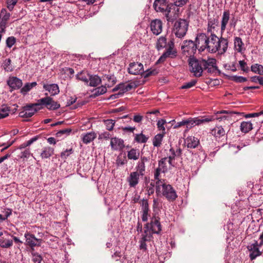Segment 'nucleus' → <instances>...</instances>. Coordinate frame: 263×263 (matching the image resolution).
<instances>
[{"mask_svg": "<svg viewBox=\"0 0 263 263\" xmlns=\"http://www.w3.org/2000/svg\"><path fill=\"white\" fill-rule=\"evenodd\" d=\"M146 224V228L148 227L152 233L159 234L162 231V226L160 221V218L156 216L151 218L150 222Z\"/></svg>", "mask_w": 263, "mask_h": 263, "instance_id": "11", "label": "nucleus"}, {"mask_svg": "<svg viewBox=\"0 0 263 263\" xmlns=\"http://www.w3.org/2000/svg\"><path fill=\"white\" fill-rule=\"evenodd\" d=\"M73 149L72 148H70L69 149H67L65 151L62 152L61 153V157L63 159H66L67 157H68L71 154L73 153Z\"/></svg>", "mask_w": 263, "mask_h": 263, "instance_id": "64", "label": "nucleus"}, {"mask_svg": "<svg viewBox=\"0 0 263 263\" xmlns=\"http://www.w3.org/2000/svg\"><path fill=\"white\" fill-rule=\"evenodd\" d=\"M230 80L236 83H243L247 81V79L242 76H233Z\"/></svg>", "mask_w": 263, "mask_h": 263, "instance_id": "58", "label": "nucleus"}, {"mask_svg": "<svg viewBox=\"0 0 263 263\" xmlns=\"http://www.w3.org/2000/svg\"><path fill=\"white\" fill-rule=\"evenodd\" d=\"M10 17V13L7 12L6 9H2L0 14V36L1 40L2 37V33L5 32V29L8 21Z\"/></svg>", "mask_w": 263, "mask_h": 263, "instance_id": "14", "label": "nucleus"}, {"mask_svg": "<svg viewBox=\"0 0 263 263\" xmlns=\"http://www.w3.org/2000/svg\"><path fill=\"white\" fill-rule=\"evenodd\" d=\"M150 28L152 33L158 35L162 32V22L160 19L153 20L151 22Z\"/></svg>", "mask_w": 263, "mask_h": 263, "instance_id": "18", "label": "nucleus"}, {"mask_svg": "<svg viewBox=\"0 0 263 263\" xmlns=\"http://www.w3.org/2000/svg\"><path fill=\"white\" fill-rule=\"evenodd\" d=\"M194 119L195 120V124L196 125H199L214 120L215 117L213 116H203L194 118Z\"/></svg>", "mask_w": 263, "mask_h": 263, "instance_id": "28", "label": "nucleus"}, {"mask_svg": "<svg viewBox=\"0 0 263 263\" xmlns=\"http://www.w3.org/2000/svg\"><path fill=\"white\" fill-rule=\"evenodd\" d=\"M208 51L211 53L218 52L224 54L227 50L229 42L227 39L221 36L218 37L215 33L208 36Z\"/></svg>", "mask_w": 263, "mask_h": 263, "instance_id": "1", "label": "nucleus"}, {"mask_svg": "<svg viewBox=\"0 0 263 263\" xmlns=\"http://www.w3.org/2000/svg\"><path fill=\"white\" fill-rule=\"evenodd\" d=\"M187 148H195L200 144L199 140L194 136H188L184 140Z\"/></svg>", "mask_w": 263, "mask_h": 263, "instance_id": "24", "label": "nucleus"}, {"mask_svg": "<svg viewBox=\"0 0 263 263\" xmlns=\"http://www.w3.org/2000/svg\"><path fill=\"white\" fill-rule=\"evenodd\" d=\"M43 88L48 91L51 96H55L60 92L59 87L57 84L43 85Z\"/></svg>", "mask_w": 263, "mask_h": 263, "instance_id": "27", "label": "nucleus"}, {"mask_svg": "<svg viewBox=\"0 0 263 263\" xmlns=\"http://www.w3.org/2000/svg\"><path fill=\"white\" fill-rule=\"evenodd\" d=\"M31 155L29 148H27L21 153L20 158L22 159H27Z\"/></svg>", "mask_w": 263, "mask_h": 263, "instance_id": "61", "label": "nucleus"}, {"mask_svg": "<svg viewBox=\"0 0 263 263\" xmlns=\"http://www.w3.org/2000/svg\"><path fill=\"white\" fill-rule=\"evenodd\" d=\"M240 114L241 112H239L222 110L217 112V115L222 114V115L220 116H218V115H217V117L215 118V119L218 120H219V121H221L222 120H226L227 121H229V123H230V121L231 120V118L233 115H237ZM241 114H243V112H241Z\"/></svg>", "mask_w": 263, "mask_h": 263, "instance_id": "17", "label": "nucleus"}, {"mask_svg": "<svg viewBox=\"0 0 263 263\" xmlns=\"http://www.w3.org/2000/svg\"><path fill=\"white\" fill-rule=\"evenodd\" d=\"M111 135L108 132H104L99 135L98 139L99 140H108L110 138Z\"/></svg>", "mask_w": 263, "mask_h": 263, "instance_id": "63", "label": "nucleus"}, {"mask_svg": "<svg viewBox=\"0 0 263 263\" xmlns=\"http://www.w3.org/2000/svg\"><path fill=\"white\" fill-rule=\"evenodd\" d=\"M160 173L155 170L154 173V180L156 181V192H160L159 185L165 181L160 178Z\"/></svg>", "mask_w": 263, "mask_h": 263, "instance_id": "36", "label": "nucleus"}, {"mask_svg": "<svg viewBox=\"0 0 263 263\" xmlns=\"http://www.w3.org/2000/svg\"><path fill=\"white\" fill-rule=\"evenodd\" d=\"M13 245L12 239L10 237V234L7 233L0 238V247L3 248H9Z\"/></svg>", "mask_w": 263, "mask_h": 263, "instance_id": "21", "label": "nucleus"}, {"mask_svg": "<svg viewBox=\"0 0 263 263\" xmlns=\"http://www.w3.org/2000/svg\"><path fill=\"white\" fill-rule=\"evenodd\" d=\"M134 136V141L138 143H146L149 138V137H146L142 133L135 134Z\"/></svg>", "mask_w": 263, "mask_h": 263, "instance_id": "41", "label": "nucleus"}, {"mask_svg": "<svg viewBox=\"0 0 263 263\" xmlns=\"http://www.w3.org/2000/svg\"><path fill=\"white\" fill-rule=\"evenodd\" d=\"M36 85L37 83L36 82H33L32 83H27L21 89L20 92L23 95H26L28 91H29L32 88L36 86Z\"/></svg>", "mask_w": 263, "mask_h": 263, "instance_id": "37", "label": "nucleus"}, {"mask_svg": "<svg viewBox=\"0 0 263 263\" xmlns=\"http://www.w3.org/2000/svg\"><path fill=\"white\" fill-rule=\"evenodd\" d=\"M252 124L250 122H242L240 124V130L242 133H247L252 129Z\"/></svg>", "mask_w": 263, "mask_h": 263, "instance_id": "44", "label": "nucleus"}, {"mask_svg": "<svg viewBox=\"0 0 263 263\" xmlns=\"http://www.w3.org/2000/svg\"><path fill=\"white\" fill-rule=\"evenodd\" d=\"M218 21L217 19L214 18H210L208 20V27L207 32L210 34L214 33L216 27L218 26Z\"/></svg>", "mask_w": 263, "mask_h": 263, "instance_id": "29", "label": "nucleus"}, {"mask_svg": "<svg viewBox=\"0 0 263 263\" xmlns=\"http://www.w3.org/2000/svg\"><path fill=\"white\" fill-rule=\"evenodd\" d=\"M185 125L187 128H191L196 126L194 118H190L185 120Z\"/></svg>", "mask_w": 263, "mask_h": 263, "instance_id": "59", "label": "nucleus"}, {"mask_svg": "<svg viewBox=\"0 0 263 263\" xmlns=\"http://www.w3.org/2000/svg\"><path fill=\"white\" fill-rule=\"evenodd\" d=\"M155 186L156 181H155V180H152L149 184L146 185V190L147 192V194L148 196H150L154 193Z\"/></svg>", "mask_w": 263, "mask_h": 263, "instance_id": "50", "label": "nucleus"}, {"mask_svg": "<svg viewBox=\"0 0 263 263\" xmlns=\"http://www.w3.org/2000/svg\"><path fill=\"white\" fill-rule=\"evenodd\" d=\"M167 157L162 158L158 162V166H159L162 170V173H165L167 171V168L166 164Z\"/></svg>", "mask_w": 263, "mask_h": 263, "instance_id": "51", "label": "nucleus"}, {"mask_svg": "<svg viewBox=\"0 0 263 263\" xmlns=\"http://www.w3.org/2000/svg\"><path fill=\"white\" fill-rule=\"evenodd\" d=\"M72 129L71 128H65L62 130H59L56 134L57 137H61L63 135H65L66 136H68L71 132Z\"/></svg>", "mask_w": 263, "mask_h": 263, "instance_id": "60", "label": "nucleus"}, {"mask_svg": "<svg viewBox=\"0 0 263 263\" xmlns=\"http://www.w3.org/2000/svg\"><path fill=\"white\" fill-rule=\"evenodd\" d=\"M23 110L19 112V116L21 118H30L33 116L35 112L43 108V107L40 106L39 100L36 103L27 104L23 107Z\"/></svg>", "mask_w": 263, "mask_h": 263, "instance_id": "6", "label": "nucleus"}, {"mask_svg": "<svg viewBox=\"0 0 263 263\" xmlns=\"http://www.w3.org/2000/svg\"><path fill=\"white\" fill-rule=\"evenodd\" d=\"M160 192H156L158 195H162L168 201L173 202L178 197L176 191L170 184H166L165 181L159 185Z\"/></svg>", "mask_w": 263, "mask_h": 263, "instance_id": "4", "label": "nucleus"}, {"mask_svg": "<svg viewBox=\"0 0 263 263\" xmlns=\"http://www.w3.org/2000/svg\"><path fill=\"white\" fill-rule=\"evenodd\" d=\"M164 134L163 133L158 134L154 137L153 140V144L155 147H159L161 146Z\"/></svg>", "mask_w": 263, "mask_h": 263, "instance_id": "42", "label": "nucleus"}, {"mask_svg": "<svg viewBox=\"0 0 263 263\" xmlns=\"http://www.w3.org/2000/svg\"><path fill=\"white\" fill-rule=\"evenodd\" d=\"M8 85L12 89H20L23 85L22 81L16 77L10 78L7 81Z\"/></svg>", "mask_w": 263, "mask_h": 263, "instance_id": "23", "label": "nucleus"}, {"mask_svg": "<svg viewBox=\"0 0 263 263\" xmlns=\"http://www.w3.org/2000/svg\"><path fill=\"white\" fill-rule=\"evenodd\" d=\"M234 48L239 53H242L245 51V44L240 37L235 36L234 37Z\"/></svg>", "mask_w": 263, "mask_h": 263, "instance_id": "26", "label": "nucleus"}, {"mask_svg": "<svg viewBox=\"0 0 263 263\" xmlns=\"http://www.w3.org/2000/svg\"><path fill=\"white\" fill-rule=\"evenodd\" d=\"M12 214V211L10 209H7L3 212V214H0V223L6 220L8 217Z\"/></svg>", "mask_w": 263, "mask_h": 263, "instance_id": "55", "label": "nucleus"}, {"mask_svg": "<svg viewBox=\"0 0 263 263\" xmlns=\"http://www.w3.org/2000/svg\"><path fill=\"white\" fill-rule=\"evenodd\" d=\"M197 49V45L192 40L184 41L181 46L183 54L189 58L194 57Z\"/></svg>", "mask_w": 263, "mask_h": 263, "instance_id": "10", "label": "nucleus"}, {"mask_svg": "<svg viewBox=\"0 0 263 263\" xmlns=\"http://www.w3.org/2000/svg\"><path fill=\"white\" fill-rule=\"evenodd\" d=\"M226 134V131L221 125L216 126L212 130V134L216 138L224 136Z\"/></svg>", "mask_w": 263, "mask_h": 263, "instance_id": "32", "label": "nucleus"}, {"mask_svg": "<svg viewBox=\"0 0 263 263\" xmlns=\"http://www.w3.org/2000/svg\"><path fill=\"white\" fill-rule=\"evenodd\" d=\"M136 168L140 175L143 176L145 171V163L139 161L137 163Z\"/></svg>", "mask_w": 263, "mask_h": 263, "instance_id": "53", "label": "nucleus"}, {"mask_svg": "<svg viewBox=\"0 0 263 263\" xmlns=\"http://www.w3.org/2000/svg\"><path fill=\"white\" fill-rule=\"evenodd\" d=\"M2 66L6 72H12L14 70V67L11 64V60L10 59H5L2 64Z\"/></svg>", "mask_w": 263, "mask_h": 263, "instance_id": "38", "label": "nucleus"}, {"mask_svg": "<svg viewBox=\"0 0 263 263\" xmlns=\"http://www.w3.org/2000/svg\"><path fill=\"white\" fill-rule=\"evenodd\" d=\"M97 137V135L94 132L87 133L83 136V142L85 144H88L92 141Z\"/></svg>", "mask_w": 263, "mask_h": 263, "instance_id": "40", "label": "nucleus"}, {"mask_svg": "<svg viewBox=\"0 0 263 263\" xmlns=\"http://www.w3.org/2000/svg\"><path fill=\"white\" fill-rule=\"evenodd\" d=\"M260 241L258 243L255 241L254 243L248 246L247 249L250 251L249 257L251 260L255 259L257 257L261 255L262 251L259 250V248L263 245V232L259 236Z\"/></svg>", "mask_w": 263, "mask_h": 263, "instance_id": "9", "label": "nucleus"}, {"mask_svg": "<svg viewBox=\"0 0 263 263\" xmlns=\"http://www.w3.org/2000/svg\"><path fill=\"white\" fill-rule=\"evenodd\" d=\"M16 41V39L15 37L11 36L7 38L6 41V44L7 47L10 48L14 45Z\"/></svg>", "mask_w": 263, "mask_h": 263, "instance_id": "57", "label": "nucleus"}, {"mask_svg": "<svg viewBox=\"0 0 263 263\" xmlns=\"http://www.w3.org/2000/svg\"><path fill=\"white\" fill-rule=\"evenodd\" d=\"M142 210H149L148 200L146 199H143L140 202Z\"/></svg>", "mask_w": 263, "mask_h": 263, "instance_id": "62", "label": "nucleus"}, {"mask_svg": "<svg viewBox=\"0 0 263 263\" xmlns=\"http://www.w3.org/2000/svg\"><path fill=\"white\" fill-rule=\"evenodd\" d=\"M173 5L168 3V0H155L153 4V7L156 12L164 14L165 17L168 22H173L178 17L176 12L172 15V10H174Z\"/></svg>", "mask_w": 263, "mask_h": 263, "instance_id": "2", "label": "nucleus"}, {"mask_svg": "<svg viewBox=\"0 0 263 263\" xmlns=\"http://www.w3.org/2000/svg\"><path fill=\"white\" fill-rule=\"evenodd\" d=\"M153 234L149 228L148 227L146 228V224H145L144 227V233L142 235V239L151 240Z\"/></svg>", "mask_w": 263, "mask_h": 263, "instance_id": "45", "label": "nucleus"}, {"mask_svg": "<svg viewBox=\"0 0 263 263\" xmlns=\"http://www.w3.org/2000/svg\"><path fill=\"white\" fill-rule=\"evenodd\" d=\"M10 109L6 105H3L0 108V119L5 118L9 116Z\"/></svg>", "mask_w": 263, "mask_h": 263, "instance_id": "46", "label": "nucleus"}, {"mask_svg": "<svg viewBox=\"0 0 263 263\" xmlns=\"http://www.w3.org/2000/svg\"><path fill=\"white\" fill-rule=\"evenodd\" d=\"M205 59H197L194 57L189 59V65L190 71L194 73V76L196 77H200L202 75L203 67L206 64Z\"/></svg>", "mask_w": 263, "mask_h": 263, "instance_id": "3", "label": "nucleus"}, {"mask_svg": "<svg viewBox=\"0 0 263 263\" xmlns=\"http://www.w3.org/2000/svg\"><path fill=\"white\" fill-rule=\"evenodd\" d=\"M129 73L134 75H142L144 70L143 65L142 63L139 62H132L129 64L128 68Z\"/></svg>", "mask_w": 263, "mask_h": 263, "instance_id": "15", "label": "nucleus"}, {"mask_svg": "<svg viewBox=\"0 0 263 263\" xmlns=\"http://www.w3.org/2000/svg\"><path fill=\"white\" fill-rule=\"evenodd\" d=\"M32 255V260L34 263H41L43 258L41 255L35 251H30Z\"/></svg>", "mask_w": 263, "mask_h": 263, "instance_id": "49", "label": "nucleus"}, {"mask_svg": "<svg viewBox=\"0 0 263 263\" xmlns=\"http://www.w3.org/2000/svg\"><path fill=\"white\" fill-rule=\"evenodd\" d=\"M167 47V40L165 36H160L156 43V48L160 50Z\"/></svg>", "mask_w": 263, "mask_h": 263, "instance_id": "35", "label": "nucleus"}, {"mask_svg": "<svg viewBox=\"0 0 263 263\" xmlns=\"http://www.w3.org/2000/svg\"><path fill=\"white\" fill-rule=\"evenodd\" d=\"M121 91H119L118 93L112 95L110 96V99H115L119 98V97L122 96L123 94L128 91H130L133 88L137 87V85L135 82L130 83L126 85L125 83H121Z\"/></svg>", "mask_w": 263, "mask_h": 263, "instance_id": "16", "label": "nucleus"}, {"mask_svg": "<svg viewBox=\"0 0 263 263\" xmlns=\"http://www.w3.org/2000/svg\"><path fill=\"white\" fill-rule=\"evenodd\" d=\"M197 82V80H192L190 82L184 83L180 87L181 89H185L194 86Z\"/></svg>", "mask_w": 263, "mask_h": 263, "instance_id": "54", "label": "nucleus"}, {"mask_svg": "<svg viewBox=\"0 0 263 263\" xmlns=\"http://www.w3.org/2000/svg\"><path fill=\"white\" fill-rule=\"evenodd\" d=\"M195 43L199 50L203 51L205 48L208 50V36L205 33H199L197 35Z\"/></svg>", "mask_w": 263, "mask_h": 263, "instance_id": "13", "label": "nucleus"}, {"mask_svg": "<svg viewBox=\"0 0 263 263\" xmlns=\"http://www.w3.org/2000/svg\"><path fill=\"white\" fill-rule=\"evenodd\" d=\"M104 123L105 125L106 129L109 131H111L114 129L115 124V120L112 119H107L104 120Z\"/></svg>", "mask_w": 263, "mask_h": 263, "instance_id": "48", "label": "nucleus"}, {"mask_svg": "<svg viewBox=\"0 0 263 263\" xmlns=\"http://www.w3.org/2000/svg\"><path fill=\"white\" fill-rule=\"evenodd\" d=\"M25 238V245L28 248L29 251H35V247H41L43 240L41 238H37L34 234L26 232L24 234Z\"/></svg>", "mask_w": 263, "mask_h": 263, "instance_id": "8", "label": "nucleus"}, {"mask_svg": "<svg viewBox=\"0 0 263 263\" xmlns=\"http://www.w3.org/2000/svg\"><path fill=\"white\" fill-rule=\"evenodd\" d=\"M166 123V121L165 120L161 119L159 120L157 122V125L158 129L159 130H161L162 133H165V128L164 127V125Z\"/></svg>", "mask_w": 263, "mask_h": 263, "instance_id": "52", "label": "nucleus"}, {"mask_svg": "<svg viewBox=\"0 0 263 263\" xmlns=\"http://www.w3.org/2000/svg\"><path fill=\"white\" fill-rule=\"evenodd\" d=\"M40 106H45L49 110H55L60 107V104L50 97H46L39 100Z\"/></svg>", "mask_w": 263, "mask_h": 263, "instance_id": "12", "label": "nucleus"}, {"mask_svg": "<svg viewBox=\"0 0 263 263\" xmlns=\"http://www.w3.org/2000/svg\"><path fill=\"white\" fill-rule=\"evenodd\" d=\"M140 152L139 149L132 148L127 152V158L129 160H137L139 158Z\"/></svg>", "mask_w": 263, "mask_h": 263, "instance_id": "33", "label": "nucleus"}, {"mask_svg": "<svg viewBox=\"0 0 263 263\" xmlns=\"http://www.w3.org/2000/svg\"><path fill=\"white\" fill-rule=\"evenodd\" d=\"M89 75V73H88L87 71L83 70L79 72L76 75V78L77 79L85 82L86 84H88Z\"/></svg>", "mask_w": 263, "mask_h": 263, "instance_id": "39", "label": "nucleus"}, {"mask_svg": "<svg viewBox=\"0 0 263 263\" xmlns=\"http://www.w3.org/2000/svg\"><path fill=\"white\" fill-rule=\"evenodd\" d=\"M188 27L189 22L184 19L179 18L175 22L172 32L177 37L181 39L186 35Z\"/></svg>", "mask_w": 263, "mask_h": 263, "instance_id": "5", "label": "nucleus"}, {"mask_svg": "<svg viewBox=\"0 0 263 263\" xmlns=\"http://www.w3.org/2000/svg\"><path fill=\"white\" fill-rule=\"evenodd\" d=\"M110 146L114 150H121L124 147V141L117 137L111 138Z\"/></svg>", "mask_w": 263, "mask_h": 263, "instance_id": "22", "label": "nucleus"}, {"mask_svg": "<svg viewBox=\"0 0 263 263\" xmlns=\"http://www.w3.org/2000/svg\"><path fill=\"white\" fill-rule=\"evenodd\" d=\"M230 13L229 10H224L222 15V18L221 21V28L220 31L222 34L226 29L227 25L230 20Z\"/></svg>", "mask_w": 263, "mask_h": 263, "instance_id": "25", "label": "nucleus"}, {"mask_svg": "<svg viewBox=\"0 0 263 263\" xmlns=\"http://www.w3.org/2000/svg\"><path fill=\"white\" fill-rule=\"evenodd\" d=\"M206 64L203 67V70H207L208 73H214L216 71L218 70L216 65V60L213 58H208L205 60Z\"/></svg>", "mask_w": 263, "mask_h": 263, "instance_id": "19", "label": "nucleus"}, {"mask_svg": "<svg viewBox=\"0 0 263 263\" xmlns=\"http://www.w3.org/2000/svg\"><path fill=\"white\" fill-rule=\"evenodd\" d=\"M54 153V149L49 146L44 147L42 149L40 156L42 159L50 158Z\"/></svg>", "mask_w": 263, "mask_h": 263, "instance_id": "30", "label": "nucleus"}, {"mask_svg": "<svg viewBox=\"0 0 263 263\" xmlns=\"http://www.w3.org/2000/svg\"><path fill=\"white\" fill-rule=\"evenodd\" d=\"M251 70L256 74L263 75V66L259 64H254L251 65Z\"/></svg>", "mask_w": 263, "mask_h": 263, "instance_id": "43", "label": "nucleus"}, {"mask_svg": "<svg viewBox=\"0 0 263 263\" xmlns=\"http://www.w3.org/2000/svg\"><path fill=\"white\" fill-rule=\"evenodd\" d=\"M101 79L98 75H89L88 85L96 87L101 83Z\"/></svg>", "mask_w": 263, "mask_h": 263, "instance_id": "31", "label": "nucleus"}, {"mask_svg": "<svg viewBox=\"0 0 263 263\" xmlns=\"http://www.w3.org/2000/svg\"><path fill=\"white\" fill-rule=\"evenodd\" d=\"M158 73V71L155 69H147L146 71H144V73H142L143 77L144 78H146L149 77L151 76H155Z\"/></svg>", "mask_w": 263, "mask_h": 263, "instance_id": "56", "label": "nucleus"}, {"mask_svg": "<svg viewBox=\"0 0 263 263\" xmlns=\"http://www.w3.org/2000/svg\"><path fill=\"white\" fill-rule=\"evenodd\" d=\"M107 91V88L105 86H101L98 87L95 89H93L91 92L92 95L91 97L92 98H96L100 95H102L106 93Z\"/></svg>", "mask_w": 263, "mask_h": 263, "instance_id": "34", "label": "nucleus"}, {"mask_svg": "<svg viewBox=\"0 0 263 263\" xmlns=\"http://www.w3.org/2000/svg\"><path fill=\"white\" fill-rule=\"evenodd\" d=\"M189 0H174V3H172L173 6L174 10H175V12L176 11L179 12V9L178 8H176L177 7H182L183 6L185 5Z\"/></svg>", "mask_w": 263, "mask_h": 263, "instance_id": "47", "label": "nucleus"}, {"mask_svg": "<svg viewBox=\"0 0 263 263\" xmlns=\"http://www.w3.org/2000/svg\"><path fill=\"white\" fill-rule=\"evenodd\" d=\"M177 56V50L175 48L174 40H171L167 43L166 50L160 56L156 62V64L162 63L165 61L167 58L174 59Z\"/></svg>", "mask_w": 263, "mask_h": 263, "instance_id": "7", "label": "nucleus"}, {"mask_svg": "<svg viewBox=\"0 0 263 263\" xmlns=\"http://www.w3.org/2000/svg\"><path fill=\"white\" fill-rule=\"evenodd\" d=\"M140 174L137 172H133L130 173L129 176L127 178L130 187H135L139 182V176Z\"/></svg>", "mask_w": 263, "mask_h": 263, "instance_id": "20", "label": "nucleus"}]
</instances>
